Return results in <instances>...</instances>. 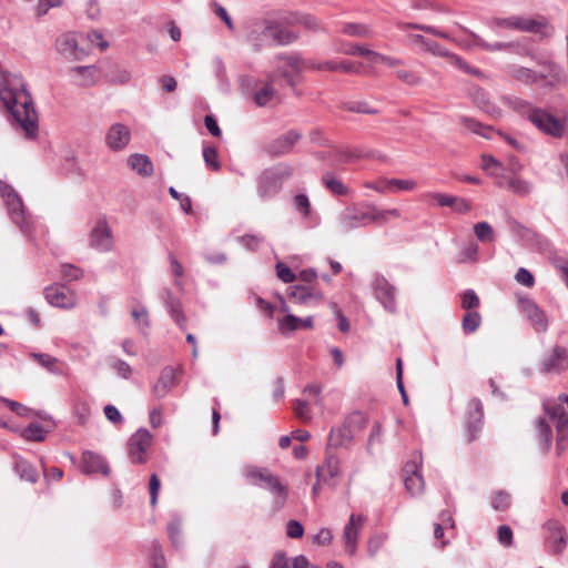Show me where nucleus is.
<instances>
[{
  "mask_svg": "<svg viewBox=\"0 0 568 568\" xmlns=\"http://www.w3.org/2000/svg\"><path fill=\"white\" fill-rule=\"evenodd\" d=\"M297 38V33L272 20L253 24L248 32V40L255 47L256 51L270 44H288L294 42Z\"/></svg>",
  "mask_w": 568,
  "mask_h": 568,
  "instance_id": "obj_1",
  "label": "nucleus"
},
{
  "mask_svg": "<svg viewBox=\"0 0 568 568\" xmlns=\"http://www.w3.org/2000/svg\"><path fill=\"white\" fill-rule=\"evenodd\" d=\"M243 476L250 485L268 490L274 497V507L280 509L284 506L288 489L282 484L280 478L270 469L258 466H246L243 469Z\"/></svg>",
  "mask_w": 568,
  "mask_h": 568,
  "instance_id": "obj_2",
  "label": "nucleus"
},
{
  "mask_svg": "<svg viewBox=\"0 0 568 568\" xmlns=\"http://www.w3.org/2000/svg\"><path fill=\"white\" fill-rule=\"evenodd\" d=\"M293 174L292 165L281 163L264 170L257 179V192L262 197L275 195Z\"/></svg>",
  "mask_w": 568,
  "mask_h": 568,
  "instance_id": "obj_3",
  "label": "nucleus"
},
{
  "mask_svg": "<svg viewBox=\"0 0 568 568\" xmlns=\"http://www.w3.org/2000/svg\"><path fill=\"white\" fill-rule=\"evenodd\" d=\"M544 410L556 423L557 439L568 440V395L559 394L557 398H546L542 402Z\"/></svg>",
  "mask_w": 568,
  "mask_h": 568,
  "instance_id": "obj_4",
  "label": "nucleus"
},
{
  "mask_svg": "<svg viewBox=\"0 0 568 568\" xmlns=\"http://www.w3.org/2000/svg\"><path fill=\"white\" fill-rule=\"evenodd\" d=\"M496 26L499 28H508L523 32L537 33L540 36H549L552 29L548 26L545 18H524V17H509L507 19H498Z\"/></svg>",
  "mask_w": 568,
  "mask_h": 568,
  "instance_id": "obj_5",
  "label": "nucleus"
},
{
  "mask_svg": "<svg viewBox=\"0 0 568 568\" xmlns=\"http://www.w3.org/2000/svg\"><path fill=\"white\" fill-rule=\"evenodd\" d=\"M541 529L546 550L551 555L561 554L567 545L565 526L558 519L550 518L542 524Z\"/></svg>",
  "mask_w": 568,
  "mask_h": 568,
  "instance_id": "obj_6",
  "label": "nucleus"
},
{
  "mask_svg": "<svg viewBox=\"0 0 568 568\" xmlns=\"http://www.w3.org/2000/svg\"><path fill=\"white\" fill-rule=\"evenodd\" d=\"M422 463V454L415 453L403 468L405 488L412 496L423 494L425 488V481L420 474Z\"/></svg>",
  "mask_w": 568,
  "mask_h": 568,
  "instance_id": "obj_7",
  "label": "nucleus"
},
{
  "mask_svg": "<svg viewBox=\"0 0 568 568\" xmlns=\"http://www.w3.org/2000/svg\"><path fill=\"white\" fill-rule=\"evenodd\" d=\"M45 301L54 307L62 310H72L78 304L75 291L63 284H52L43 291Z\"/></svg>",
  "mask_w": 568,
  "mask_h": 568,
  "instance_id": "obj_8",
  "label": "nucleus"
},
{
  "mask_svg": "<svg viewBox=\"0 0 568 568\" xmlns=\"http://www.w3.org/2000/svg\"><path fill=\"white\" fill-rule=\"evenodd\" d=\"M528 120L540 131L554 138H561L565 132L562 121L541 109H531L528 112Z\"/></svg>",
  "mask_w": 568,
  "mask_h": 568,
  "instance_id": "obj_9",
  "label": "nucleus"
},
{
  "mask_svg": "<svg viewBox=\"0 0 568 568\" xmlns=\"http://www.w3.org/2000/svg\"><path fill=\"white\" fill-rule=\"evenodd\" d=\"M152 444V434L146 428H139L128 442L129 458L132 464H144L146 450Z\"/></svg>",
  "mask_w": 568,
  "mask_h": 568,
  "instance_id": "obj_10",
  "label": "nucleus"
},
{
  "mask_svg": "<svg viewBox=\"0 0 568 568\" xmlns=\"http://www.w3.org/2000/svg\"><path fill=\"white\" fill-rule=\"evenodd\" d=\"M302 138V133L291 130L271 141L266 146V153L272 158H280L292 152L294 145Z\"/></svg>",
  "mask_w": 568,
  "mask_h": 568,
  "instance_id": "obj_11",
  "label": "nucleus"
},
{
  "mask_svg": "<svg viewBox=\"0 0 568 568\" xmlns=\"http://www.w3.org/2000/svg\"><path fill=\"white\" fill-rule=\"evenodd\" d=\"M288 298L298 305L314 306L324 300V294L313 286L294 285L288 288Z\"/></svg>",
  "mask_w": 568,
  "mask_h": 568,
  "instance_id": "obj_12",
  "label": "nucleus"
},
{
  "mask_svg": "<svg viewBox=\"0 0 568 568\" xmlns=\"http://www.w3.org/2000/svg\"><path fill=\"white\" fill-rule=\"evenodd\" d=\"M365 517L363 515L352 514L348 523L343 530V541L345 551L353 556L357 549V539L364 527Z\"/></svg>",
  "mask_w": 568,
  "mask_h": 568,
  "instance_id": "obj_13",
  "label": "nucleus"
},
{
  "mask_svg": "<svg viewBox=\"0 0 568 568\" xmlns=\"http://www.w3.org/2000/svg\"><path fill=\"white\" fill-rule=\"evenodd\" d=\"M55 47L60 54L70 60H82L88 54L87 50L79 45L78 36L72 32L61 34Z\"/></svg>",
  "mask_w": 568,
  "mask_h": 568,
  "instance_id": "obj_14",
  "label": "nucleus"
},
{
  "mask_svg": "<svg viewBox=\"0 0 568 568\" xmlns=\"http://www.w3.org/2000/svg\"><path fill=\"white\" fill-rule=\"evenodd\" d=\"M521 313L528 318L536 332H545L548 327V320L544 311L528 297L518 300Z\"/></svg>",
  "mask_w": 568,
  "mask_h": 568,
  "instance_id": "obj_15",
  "label": "nucleus"
},
{
  "mask_svg": "<svg viewBox=\"0 0 568 568\" xmlns=\"http://www.w3.org/2000/svg\"><path fill=\"white\" fill-rule=\"evenodd\" d=\"M287 64L297 73H303L304 70L336 72L337 59L324 61L316 59L303 60L298 55H290Z\"/></svg>",
  "mask_w": 568,
  "mask_h": 568,
  "instance_id": "obj_16",
  "label": "nucleus"
},
{
  "mask_svg": "<svg viewBox=\"0 0 568 568\" xmlns=\"http://www.w3.org/2000/svg\"><path fill=\"white\" fill-rule=\"evenodd\" d=\"M90 246L100 252H108L113 246L112 231L105 220L97 222L90 233Z\"/></svg>",
  "mask_w": 568,
  "mask_h": 568,
  "instance_id": "obj_17",
  "label": "nucleus"
},
{
  "mask_svg": "<svg viewBox=\"0 0 568 568\" xmlns=\"http://www.w3.org/2000/svg\"><path fill=\"white\" fill-rule=\"evenodd\" d=\"M318 395L320 393H307L306 397L292 400L294 414L298 419L310 422L314 415L315 407L322 410V403Z\"/></svg>",
  "mask_w": 568,
  "mask_h": 568,
  "instance_id": "obj_18",
  "label": "nucleus"
},
{
  "mask_svg": "<svg viewBox=\"0 0 568 568\" xmlns=\"http://www.w3.org/2000/svg\"><path fill=\"white\" fill-rule=\"evenodd\" d=\"M277 84L276 73H270L261 87L256 89L253 100L257 106H265L274 100H280L278 92L275 88Z\"/></svg>",
  "mask_w": 568,
  "mask_h": 568,
  "instance_id": "obj_19",
  "label": "nucleus"
},
{
  "mask_svg": "<svg viewBox=\"0 0 568 568\" xmlns=\"http://www.w3.org/2000/svg\"><path fill=\"white\" fill-rule=\"evenodd\" d=\"M131 140L130 129L122 123L112 124L105 134V143L112 151L123 150Z\"/></svg>",
  "mask_w": 568,
  "mask_h": 568,
  "instance_id": "obj_20",
  "label": "nucleus"
},
{
  "mask_svg": "<svg viewBox=\"0 0 568 568\" xmlns=\"http://www.w3.org/2000/svg\"><path fill=\"white\" fill-rule=\"evenodd\" d=\"M483 416L484 412L481 402L477 398L470 399L467 418V432L469 442H473L478 437V434L481 430Z\"/></svg>",
  "mask_w": 568,
  "mask_h": 568,
  "instance_id": "obj_21",
  "label": "nucleus"
},
{
  "mask_svg": "<svg viewBox=\"0 0 568 568\" xmlns=\"http://www.w3.org/2000/svg\"><path fill=\"white\" fill-rule=\"evenodd\" d=\"M371 206L366 209L353 206L347 207L342 214V223L345 229H356L369 222Z\"/></svg>",
  "mask_w": 568,
  "mask_h": 568,
  "instance_id": "obj_22",
  "label": "nucleus"
},
{
  "mask_svg": "<svg viewBox=\"0 0 568 568\" xmlns=\"http://www.w3.org/2000/svg\"><path fill=\"white\" fill-rule=\"evenodd\" d=\"M568 367V351L562 347H555L542 361V371L547 373H559Z\"/></svg>",
  "mask_w": 568,
  "mask_h": 568,
  "instance_id": "obj_23",
  "label": "nucleus"
},
{
  "mask_svg": "<svg viewBox=\"0 0 568 568\" xmlns=\"http://www.w3.org/2000/svg\"><path fill=\"white\" fill-rule=\"evenodd\" d=\"M81 470L84 474L101 473L104 476H108L110 473V468L105 459L102 456L94 454L92 452L83 453Z\"/></svg>",
  "mask_w": 568,
  "mask_h": 568,
  "instance_id": "obj_24",
  "label": "nucleus"
},
{
  "mask_svg": "<svg viewBox=\"0 0 568 568\" xmlns=\"http://www.w3.org/2000/svg\"><path fill=\"white\" fill-rule=\"evenodd\" d=\"M183 377L182 366H165L159 376L158 387L163 389L175 388L180 385Z\"/></svg>",
  "mask_w": 568,
  "mask_h": 568,
  "instance_id": "obj_25",
  "label": "nucleus"
},
{
  "mask_svg": "<svg viewBox=\"0 0 568 568\" xmlns=\"http://www.w3.org/2000/svg\"><path fill=\"white\" fill-rule=\"evenodd\" d=\"M341 473L339 459L336 456L328 454L325 458L324 465L316 470V476L318 479H323L324 481L327 480L326 476H328L329 480H333L332 485L335 486L336 478L341 476Z\"/></svg>",
  "mask_w": 568,
  "mask_h": 568,
  "instance_id": "obj_26",
  "label": "nucleus"
},
{
  "mask_svg": "<svg viewBox=\"0 0 568 568\" xmlns=\"http://www.w3.org/2000/svg\"><path fill=\"white\" fill-rule=\"evenodd\" d=\"M287 57H284L282 58L281 60L283 61L282 64H280L277 67V69L273 72V73H276L277 75V82L280 81V79H283L284 82L290 87L292 88L293 90L296 89V85L301 82L302 80V73H297L292 67H290L287 64Z\"/></svg>",
  "mask_w": 568,
  "mask_h": 568,
  "instance_id": "obj_27",
  "label": "nucleus"
},
{
  "mask_svg": "<svg viewBox=\"0 0 568 568\" xmlns=\"http://www.w3.org/2000/svg\"><path fill=\"white\" fill-rule=\"evenodd\" d=\"M354 437V432L344 422L341 426L332 427L328 436V445L339 447L351 443Z\"/></svg>",
  "mask_w": 568,
  "mask_h": 568,
  "instance_id": "obj_28",
  "label": "nucleus"
},
{
  "mask_svg": "<svg viewBox=\"0 0 568 568\" xmlns=\"http://www.w3.org/2000/svg\"><path fill=\"white\" fill-rule=\"evenodd\" d=\"M129 166L142 176H149L153 172L151 160L143 154H132L128 159Z\"/></svg>",
  "mask_w": 568,
  "mask_h": 568,
  "instance_id": "obj_29",
  "label": "nucleus"
},
{
  "mask_svg": "<svg viewBox=\"0 0 568 568\" xmlns=\"http://www.w3.org/2000/svg\"><path fill=\"white\" fill-rule=\"evenodd\" d=\"M71 71L79 77L77 83L81 87H90L99 78V71L94 65L75 67Z\"/></svg>",
  "mask_w": 568,
  "mask_h": 568,
  "instance_id": "obj_30",
  "label": "nucleus"
},
{
  "mask_svg": "<svg viewBox=\"0 0 568 568\" xmlns=\"http://www.w3.org/2000/svg\"><path fill=\"white\" fill-rule=\"evenodd\" d=\"M165 304L169 308V312L175 323L180 326L181 329H185L186 318L182 312L181 303L179 300L174 298L171 292H165Z\"/></svg>",
  "mask_w": 568,
  "mask_h": 568,
  "instance_id": "obj_31",
  "label": "nucleus"
},
{
  "mask_svg": "<svg viewBox=\"0 0 568 568\" xmlns=\"http://www.w3.org/2000/svg\"><path fill=\"white\" fill-rule=\"evenodd\" d=\"M14 470L23 480L34 484L38 480V474L32 465L21 457L14 458Z\"/></svg>",
  "mask_w": 568,
  "mask_h": 568,
  "instance_id": "obj_32",
  "label": "nucleus"
},
{
  "mask_svg": "<svg viewBox=\"0 0 568 568\" xmlns=\"http://www.w3.org/2000/svg\"><path fill=\"white\" fill-rule=\"evenodd\" d=\"M341 32L356 38H372L373 32L371 28L364 23L347 22L343 23Z\"/></svg>",
  "mask_w": 568,
  "mask_h": 568,
  "instance_id": "obj_33",
  "label": "nucleus"
},
{
  "mask_svg": "<svg viewBox=\"0 0 568 568\" xmlns=\"http://www.w3.org/2000/svg\"><path fill=\"white\" fill-rule=\"evenodd\" d=\"M399 216H400V212L397 209L378 210L375 206H371V213H369V222L371 223L384 224L389 219H398Z\"/></svg>",
  "mask_w": 568,
  "mask_h": 568,
  "instance_id": "obj_34",
  "label": "nucleus"
},
{
  "mask_svg": "<svg viewBox=\"0 0 568 568\" xmlns=\"http://www.w3.org/2000/svg\"><path fill=\"white\" fill-rule=\"evenodd\" d=\"M48 433L49 429L43 428L39 423H31L22 430V437L27 440L42 442Z\"/></svg>",
  "mask_w": 568,
  "mask_h": 568,
  "instance_id": "obj_35",
  "label": "nucleus"
},
{
  "mask_svg": "<svg viewBox=\"0 0 568 568\" xmlns=\"http://www.w3.org/2000/svg\"><path fill=\"white\" fill-rule=\"evenodd\" d=\"M336 51L339 53L347 54V55L365 57L368 61H369V53L373 52V50H369L365 47H362V45H359L357 43H353V42L341 43V45L336 48Z\"/></svg>",
  "mask_w": 568,
  "mask_h": 568,
  "instance_id": "obj_36",
  "label": "nucleus"
},
{
  "mask_svg": "<svg viewBox=\"0 0 568 568\" xmlns=\"http://www.w3.org/2000/svg\"><path fill=\"white\" fill-rule=\"evenodd\" d=\"M446 59L448 63L460 69L465 73L473 74L478 78L483 77V72L479 69L469 65L463 58L455 53L449 52Z\"/></svg>",
  "mask_w": 568,
  "mask_h": 568,
  "instance_id": "obj_37",
  "label": "nucleus"
},
{
  "mask_svg": "<svg viewBox=\"0 0 568 568\" xmlns=\"http://www.w3.org/2000/svg\"><path fill=\"white\" fill-rule=\"evenodd\" d=\"M323 183L325 186L335 195H347L348 189L344 183L336 179L334 175L327 173L324 174L322 178Z\"/></svg>",
  "mask_w": 568,
  "mask_h": 568,
  "instance_id": "obj_38",
  "label": "nucleus"
},
{
  "mask_svg": "<svg viewBox=\"0 0 568 568\" xmlns=\"http://www.w3.org/2000/svg\"><path fill=\"white\" fill-rule=\"evenodd\" d=\"M37 362L52 373H62L64 369L63 363L59 362L55 357L48 354L34 355Z\"/></svg>",
  "mask_w": 568,
  "mask_h": 568,
  "instance_id": "obj_39",
  "label": "nucleus"
},
{
  "mask_svg": "<svg viewBox=\"0 0 568 568\" xmlns=\"http://www.w3.org/2000/svg\"><path fill=\"white\" fill-rule=\"evenodd\" d=\"M300 323H302V318L292 314H286L284 317L277 320L278 331L282 334L292 333L300 329Z\"/></svg>",
  "mask_w": 568,
  "mask_h": 568,
  "instance_id": "obj_40",
  "label": "nucleus"
},
{
  "mask_svg": "<svg viewBox=\"0 0 568 568\" xmlns=\"http://www.w3.org/2000/svg\"><path fill=\"white\" fill-rule=\"evenodd\" d=\"M7 207L13 223L20 227H23L27 223V216L21 199H19V204L10 202V204Z\"/></svg>",
  "mask_w": 568,
  "mask_h": 568,
  "instance_id": "obj_41",
  "label": "nucleus"
},
{
  "mask_svg": "<svg viewBox=\"0 0 568 568\" xmlns=\"http://www.w3.org/2000/svg\"><path fill=\"white\" fill-rule=\"evenodd\" d=\"M480 323H481L480 314L476 311H469V312H466V314L464 315L462 325H463L464 332L469 334V333H474L479 327Z\"/></svg>",
  "mask_w": 568,
  "mask_h": 568,
  "instance_id": "obj_42",
  "label": "nucleus"
},
{
  "mask_svg": "<svg viewBox=\"0 0 568 568\" xmlns=\"http://www.w3.org/2000/svg\"><path fill=\"white\" fill-rule=\"evenodd\" d=\"M507 185L511 192H514L520 196L528 195L531 191L530 183L525 180H521L520 178H518L516 175H513L509 178Z\"/></svg>",
  "mask_w": 568,
  "mask_h": 568,
  "instance_id": "obj_43",
  "label": "nucleus"
},
{
  "mask_svg": "<svg viewBox=\"0 0 568 568\" xmlns=\"http://www.w3.org/2000/svg\"><path fill=\"white\" fill-rule=\"evenodd\" d=\"M536 428L541 443V448L548 450L551 442V429L544 418H538Z\"/></svg>",
  "mask_w": 568,
  "mask_h": 568,
  "instance_id": "obj_44",
  "label": "nucleus"
},
{
  "mask_svg": "<svg viewBox=\"0 0 568 568\" xmlns=\"http://www.w3.org/2000/svg\"><path fill=\"white\" fill-rule=\"evenodd\" d=\"M344 422L354 432L355 435L367 425V418L361 412H354L349 414Z\"/></svg>",
  "mask_w": 568,
  "mask_h": 568,
  "instance_id": "obj_45",
  "label": "nucleus"
},
{
  "mask_svg": "<svg viewBox=\"0 0 568 568\" xmlns=\"http://www.w3.org/2000/svg\"><path fill=\"white\" fill-rule=\"evenodd\" d=\"M453 195L437 192H428L423 194L422 199L429 205L448 206L452 203Z\"/></svg>",
  "mask_w": 568,
  "mask_h": 568,
  "instance_id": "obj_46",
  "label": "nucleus"
},
{
  "mask_svg": "<svg viewBox=\"0 0 568 568\" xmlns=\"http://www.w3.org/2000/svg\"><path fill=\"white\" fill-rule=\"evenodd\" d=\"M474 233L480 242H493L495 240L494 230L487 222H478L474 225Z\"/></svg>",
  "mask_w": 568,
  "mask_h": 568,
  "instance_id": "obj_47",
  "label": "nucleus"
},
{
  "mask_svg": "<svg viewBox=\"0 0 568 568\" xmlns=\"http://www.w3.org/2000/svg\"><path fill=\"white\" fill-rule=\"evenodd\" d=\"M168 534L169 538L173 545V547L179 548L182 544V535H181V519L174 517L168 525Z\"/></svg>",
  "mask_w": 568,
  "mask_h": 568,
  "instance_id": "obj_48",
  "label": "nucleus"
},
{
  "mask_svg": "<svg viewBox=\"0 0 568 568\" xmlns=\"http://www.w3.org/2000/svg\"><path fill=\"white\" fill-rule=\"evenodd\" d=\"M150 567L166 568L165 558L163 556L162 548L158 541H153L151 545Z\"/></svg>",
  "mask_w": 568,
  "mask_h": 568,
  "instance_id": "obj_49",
  "label": "nucleus"
},
{
  "mask_svg": "<svg viewBox=\"0 0 568 568\" xmlns=\"http://www.w3.org/2000/svg\"><path fill=\"white\" fill-rule=\"evenodd\" d=\"M511 497L505 490H498L493 497L491 506L497 511H505L510 507Z\"/></svg>",
  "mask_w": 568,
  "mask_h": 568,
  "instance_id": "obj_50",
  "label": "nucleus"
},
{
  "mask_svg": "<svg viewBox=\"0 0 568 568\" xmlns=\"http://www.w3.org/2000/svg\"><path fill=\"white\" fill-rule=\"evenodd\" d=\"M513 77L525 83H534L537 81V75L534 71L528 68L517 67L511 71Z\"/></svg>",
  "mask_w": 568,
  "mask_h": 568,
  "instance_id": "obj_51",
  "label": "nucleus"
},
{
  "mask_svg": "<svg viewBox=\"0 0 568 568\" xmlns=\"http://www.w3.org/2000/svg\"><path fill=\"white\" fill-rule=\"evenodd\" d=\"M369 62L373 63H383L388 67L395 68L403 64V61L400 59H396L393 57L384 55L379 52L373 51L369 53Z\"/></svg>",
  "mask_w": 568,
  "mask_h": 568,
  "instance_id": "obj_52",
  "label": "nucleus"
},
{
  "mask_svg": "<svg viewBox=\"0 0 568 568\" xmlns=\"http://www.w3.org/2000/svg\"><path fill=\"white\" fill-rule=\"evenodd\" d=\"M479 297L473 290H468L462 295V307L467 312L474 311L479 306Z\"/></svg>",
  "mask_w": 568,
  "mask_h": 568,
  "instance_id": "obj_53",
  "label": "nucleus"
},
{
  "mask_svg": "<svg viewBox=\"0 0 568 568\" xmlns=\"http://www.w3.org/2000/svg\"><path fill=\"white\" fill-rule=\"evenodd\" d=\"M73 415L79 424H85L91 416V408L88 403H77L73 408Z\"/></svg>",
  "mask_w": 568,
  "mask_h": 568,
  "instance_id": "obj_54",
  "label": "nucleus"
},
{
  "mask_svg": "<svg viewBox=\"0 0 568 568\" xmlns=\"http://www.w3.org/2000/svg\"><path fill=\"white\" fill-rule=\"evenodd\" d=\"M294 207L303 217H308L311 214V202L305 194H297L294 196Z\"/></svg>",
  "mask_w": 568,
  "mask_h": 568,
  "instance_id": "obj_55",
  "label": "nucleus"
},
{
  "mask_svg": "<svg viewBox=\"0 0 568 568\" xmlns=\"http://www.w3.org/2000/svg\"><path fill=\"white\" fill-rule=\"evenodd\" d=\"M203 158L207 166H210L214 171H219L221 164L219 162L217 151L212 146H206L203 150Z\"/></svg>",
  "mask_w": 568,
  "mask_h": 568,
  "instance_id": "obj_56",
  "label": "nucleus"
},
{
  "mask_svg": "<svg viewBox=\"0 0 568 568\" xmlns=\"http://www.w3.org/2000/svg\"><path fill=\"white\" fill-rule=\"evenodd\" d=\"M469 34L473 38V45L479 47L486 51H498V50H503V49L507 48V44H504L500 42H497L494 44L488 43L485 40H483L479 36H477L473 32H469Z\"/></svg>",
  "mask_w": 568,
  "mask_h": 568,
  "instance_id": "obj_57",
  "label": "nucleus"
},
{
  "mask_svg": "<svg viewBox=\"0 0 568 568\" xmlns=\"http://www.w3.org/2000/svg\"><path fill=\"white\" fill-rule=\"evenodd\" d=\"M497 538L504 547H510L514 541V534L509 526L501 525L497 529Z\"/></svg>",
  "mask_w": 568,
  "mask_h": 568,
  "instance_id": "obj_58",
  "label": "nucleus"
},
{
  "mask_svg": "<svg viewBox=\"0 0 568 568\" xmlns=\"http://www.w3.org/2000/svg\"><path fill=\"white\" fill-rule=\"evenodd\" d=\"M361 67H362V63H355L349 60H338L337 59L336 72L347 73V74H356L359 72Z\"/></svg>",
  "mask_w": 568,
  "mask_h": 568,
  "instance_id": "obj_59",
  "label": "nucleus"
},
{
  "mask_svg": "<svg viewBox=\"0 0 568 568\" xmlns=\"http://www.w3.org/2000/svg\"><path fill=\"white\" fill-rule=\"evenodd\" d=\"M276 275L284 283H292L296 278L294 272L282 262L276 264Z\"/></svg>",
  "mask_w": 568,
  "mask_h": 568,
  "instance_id": "obj_60",
  "label": "nucleus"
},
{
  "mask_svg": "<svg viewBox=\"0 0 568 568\" xmlns=\"http://www.w3.org/2000/svg\"><path fill=\"white\" fill-rule=\"evenodd\" d=\"M389 183L392 191H413L417 187V183L413 180L392 179Z\"/></svg>",
  "mask_w": 568,
  "mask_h": 568,
  "instance_id": "obj_61",
  "label": "nucleus"
},
{
  "mask_svg": "<svg viewBox=\"0 0 568 568\" xmlns=\"http://www.w3.org/2000/svg\"><path fill=\"white\" fill-rule=\"evenodd\" d=\"M169 258H170V264H171V271H172L173 275L176 278L175 280V285L179 288H182V281H181V278L184 275L183 266H182V264L178 261V258L174 255L170 254Z\"/></svg>",
  "mask_w": 568,
  "mask_h": 568,
  "instance_id": "obj_62",
  "label": "nucleus"
},
{
  "mask_svg": "<svg viewBox=\"0 0 568 568\" xmlns=\"http://www.w3.org/2000/svg\"><path fill=\"white\" fill-rule=\"evenodd\" d=\"M61 274L64 278L69 280V281H75V280H79L80 277H82V271L74 266V265H71V264H63L61 266Z\"/></svg>",
  "mask_w": 568,
  "mask_h": 568,
  "instance_id": "obj_63",
  "label": "nucleus"
},
{
  "mask_svg": "<svg viewBox=\"0 0 568 568\" xmlns=\"http://www.w3.org/2000/svg\"><path fill=\"white\" fill-rule=\"evenodd\" d=\"M516 281L526 287H532L535 284L534 275L525 267H520L515 276Z\"/></svg>",
  "mask_w": 568,
  "mask_h": 568,
  "instance_id": "obj_64",
  "label": "nucleus"
}]
</instances>
